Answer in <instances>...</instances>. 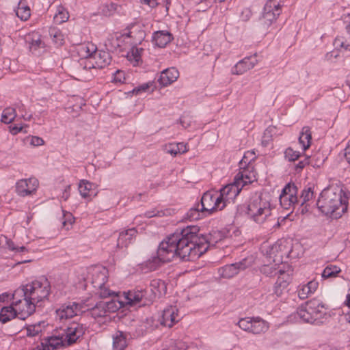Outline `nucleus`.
I'll return each mask as SVG.
<instances>
[{
	"label": "nucleus",
	"mask_w": 350,
	"mask_h": 350,
	"mask_svg": "<svg viewBox=\"0 0 350 350\" xmlns=\"http://www.w3.org/2000/svg\"><path fill=\"white\" fill-rule=\"evenodd\" d=\"M208 249L206 238L200 234L197 226H188L180 232L172 234L159 245L155 263L172 260L175 256L183 260H195Z\"/></svg>",
	"instance_id": "1"
},
{
	"label": "nucleus",
	"mask_w": 350,
	"mask_h": 350,
	"mask_svg": "<svg viewBox=\"0 0 350 350\" xmlns=\"http://www.w3.org/2000/svg\"><path fill=\"white\" fill-rule=\"evenodd\" d=\"M273 207L267 196H255L250 200L247 215L255 223L263 224L273 220Z\"/></svg>",
	"instance_id": "2"
},
{
	"label": "nucleus",
	"mask_w": 350,
	"mask_h": 350,
	"mask_svg": "<svg viewBox=\"0 0 350 350\" xmlns=\"http://www.w3.org/2000/svg\"><path fill=\"white\" fill-rule=\"evenodd\" d=\"M348 196L340 180H329V217L338 219L347 211Z\"/></svg>",
	"instance_id": "3"
},
{
	"label": "nucleus",
	"mask_w": 350,
	"mask_h": 350,
	"mask_svg": "<svg viewBox=\"0 0 350 350\" xmlns=\"http://www.w3.org/2000/svg\"><path fill=\"white\" fill-rule=\"evenodd\" d=\"M256 157L254 150H248L245 152L242 159L239 161V172L235 175L234 180L242 189L258 180V173L255 169Z\"/></svg>",
	"instance_id": "4"
},
{
	"label": "nucleus",
	"mask_w": 350,
	"mask_h": 350,
	"mask_svg": "<svg viewBox=\"0 0 350 350\" xmlns=\"http://www.w3.org/2000/svg\"><path fill=\"white\" fill-rule=\"evenodd\" d=\"M28 299L36 306L48 299L51 293V284L47 278L41 277L20 287Z\"/></svg>",
	"instance_id": "5"
},
{
	"label": "nucleus",
	"mask_w": 350,
	"mask_h": 350,
	"mask_svg": "<svg viewBox=\"0 0 350 350\" xmlns=\"http://www.w3.org/2000/svg\"><path fill=\"white\" fill-rule=\"evenodd\" d=\"M299 243L293 245L292 241L288 239H281L272 245L267 252V258L275 262V265H284V260L289 257H295L293 248L299 247Z\"/></svg>",
	"instance_id": "6"
},
{
	"label": "nucleus",
	"mask_w": 350,
	"mask_h": 350,
	"mask_svg": "<svg viewBox=\"0 0 350 350\" xmlns=\"http://www.w3.org/2000/svg\"><path fill=\"white\" fill-rule=\"evenodd\" d=\"M12 305L19 319L25 320L35 312L36 305L28 299L20 287L12 293Z\"/></svg>",
	"instance_id": "7"
},
{
	"label": "nucleus",
	"mask_w": 350,
	"mask_h": 350,
	"mask_svg": "<svg viewBox=\"0 0 350 350\" xmlns=\"http://www.w3.org/2000/svg\"><path fill=\"white\" fill-rule=\"evenodd\" d=\"M237 325L244 332L254 335L263 334L269 329V323L260 317L241 318Z\"/></svg>",
	"instance_id": "8"
},
{
	"label": "nucleus",
	"mask_w": 350,
	"mask_h": 350,
	"mask_svg": "<svg viewBox=\"0 0 350 350\" xmlns=\"http://www.w3.org/2000/svg\"><path fill=\"white\" fill-rule=\"evenodd\" d=\"M88 273L94 286L100 290V296L107 297L111 295L110 291L105 286L108 280L107 269L101 265L94 266L90 268Z\"/></svg>",
	"instance_id": "9"
},
{
	"label": "nucleus",
	"mask_w": 350,
	"mask_h": 350,
	"mask_svg": "<svg viewBox=\"0 0 350 350\" xmlns=\"http://www.w3.org/2000/svg\"><path fill=\"white\" fill-rule=\"evenodd\" d=\"M201 207L205 215H211L224 208V204L218 196L217 191L205 192L201 198Z\"/></svg>",
	"instance_id": "10"
},
{
	"label": "nucleus",
	"mask_w": 350,
	"mask_h": 350,
	"mask_svg": "<svg viewBox=\"0 0 350 350\" xmlns=\"http://www.w3.org/2000/svg\"><path fill=\"white\" fill-rule=\"evenodd\" d=\"M122 307V302H118V299H111L108 301H100L91 308L90 313L95 319H107L110 313L117 311Z\"/></svg>",
	"instance_id": "11"
},
{
	"label": "nucleus",
	"mask_w": 350,
	"mask_h": 350,
	"mask_svg": "<svg viewBox=\"0 0 350 350\" xmlns=\"http://www.w3.org/2000/svg\"><path fill=\"white\" fill-rule=\"evenodd\" d=\"M293 269L288 264L278 265V279L273 287L274 293L278 297L281 295L292 280Z\"/></svg>",
	"instance_id": "12"
},
{
	"label": "nucleus",
	"mask_w": 350,
	"mask_h": 350,
	"mask_svg": "<svg viewBox=\"0 0 350 350\" xmlns=\"http://www.w3.org/2000/svg\"><path fill=\"white\" fill-rule=\"evenodd\" d=\"M39 185V180L35 177L22 178L16 183L15 191L21 197L30 196L36 193Z\"/></svg>",
	"instance_id": "13"
},
{
	"label": "nucleus",
	"mask_w": 350,
	"mask_h": 350,
	"mask_svg": "<svg viewBox=\"0 0 350 350\" xmlns=\"http://www.w3.org/2000/svg\"><path fill=\"white\" fill-rule=\"evenodd\" d=\"M253 263L252 258H245L241 261L227 265L218 269L219 275L223 278H231L239 273L241 270H244L250 267Z\"/></svg>",
	"instance_id": "14"
},
{
	"label": "nucleus",
	"mask_w": 350,
	"mask_h": 350,
	"mask_svg": "<svg viewBox=\"0 0 350 350\" xmlns=\"http://www.w3.org/2000/svg\"><path fill=\"white\" fill-rule=\"evenodd\" d=\"M319 305L316 300H310L302 304L297 310L295 316L302 322L313 323L319 321L316 318L314 308Z\"/></svg>",
	"instance_id": "15"
},
{
	"label": "nucleus",
	"mask_w": 350,
	"mask_h": 350,
	"mask_svg": "<svg viewBox=\"0 0 350 350\" xmlns=\"http://www.w3.org/2000/svg\"><path fill=\"white\" fill-rule=\"evenodd\" d=\"M241 190V187L238 185L234 180L232 183L224 186L219 191H217L218 196L219 197L221 202L224 204V208L228 204L234 202V199L239 194Z\"/></svg>",
	"instance_id": "16"
},
{
	"label": "nucleus",
	"mask_w": 350,
	"mask_h": 350,
	"mask_svg": "<svg viewBox=\"0 0 350 350\" xmlns=\"http://www.w3.org/2000/svg\"><path fill=\"white\" fill-rule=\"evenodd\" d=\"M281 13V6L278 0H268L265 5L262 21L265 25H270L275 21Z\"/></svg>",
	"instance_id": "17"
},
{
	"label": "nucleus",
	"mask_w": 350,
	"mask_h": 350,
	"mask_svg": "<svg viewBox=\"0 0 350 350\" xmlns=\"http://www.w3.org/2000/svg\"><path fill=\"white\" fill-rule=\"evenodd\" d=\"M297 188L295 185H287L280 196V205L286 210L293 208L297 202Z\"/></svg>",
	"instance_id": "18"
},
{
	"label": "nucleus",
	"mask_w": 350,
	"mask_h": 350,
	"mask_svg": "<svg viewBox=\"0 0 350 350\" xmlns=\"http://www.w3.org/2000/svg\"><path fill=\"white\" fill-rule=\"evenodd\" d=\"M81 311V306L79 304H64L56 310V318L60 321H66L77 316Z\"/></svg>",
	"instance_id": "19"
},
{
	"label": "nucleus",
	"mask_w": 350,
	"mask_h": 350,
	"mask_svg": "<svg viewBox=\"0 0 350 350\" xmlns=\"http://www.w3.org/2000/svg\"><path fill=\"white\" fill-rule=\"evenodd\" d=\"M258 62L256 54L246 57L237 62L231 70L232 75H241L252 69Z\"/></svg>",
	"instance_id": "20"
},
{
	"label": "nucleus",
	"mask_w": 350,
	"mask_h": 350,
	"mask_svg": "<svg viewBox=\"0 0 350 350\" xmlns=\"http://www.w3.org/2000/svg\"><path fill=\"white\" fill-rule=\"evenodd\" d=\"M85 333L84 327L79 323H72L63 334L67 345L75 343Z\"/></svg>",
	"instance_id": "21"
},
{
	"label": "nucleus",
	"mask_w": 350,
	"mask_h": 350,
	"mask_svg": "<svg viewBox=\"0 0 350 350\" xmlns=\"http://www.w3.org/2000/svg\"><path fill=\"white\" fill-rule=\"evenodd\" d=\"M180 319L178 308L176 306H170L163 310L160 322L161 325L171 327L178 323Z\"/></svg>",
	"instance_id": "22"
},
{
	"label": "nucleus",
	"mask_w": 350,
	"mask_h": 350,
	"mask_svg": "<svg viewBox=\"0 0 350 350\" xmlns=\"http://www.w3.org/2000/svg\"><path fill=\"white\" fill-rule=\"evenodd\" d=\"M146 297V292L141 289H135L124 292L118 302H122V307L125 305L135 306L139 304Z\"/></svg>",
	"instance_id": "23"
},
{
	"label": "nucleus",
	"mask_w": 350,
	"mask_h": 350,
	"mask_svg": "<svg viewBox=\"0 0 350 350\" xmlns=\"http://www.w3.org/2000/svg\"><path fill=\"white\" fill-rule=\"evenodd\" d=\"M127 38L126 34L115 33L109 36L105 42L107 51L111 52L121 49L124 44V40Z\"/></svg>",
	"instance_id": "24"
},
{
	"label": "nucleus",
	"mask_w": 350,
	"mask_h": 350,
	"mask_svg": "<svg viewBox=\"0 0 350 350\" xmlns=\"http://www.w3.org/2000/svg\"><path fill=\"white\" fill-rule=\"evenodd\" d=\"M179 77L178 70L171 67L163 70L159 75L158 82L162 87H167L175 82Z\"/></svg>",
	"instance_id": "25"
},
{
	"label": "nucleus",
	"mask_w": 350,
	"mask_h": 350,
	"mask_svg": "<svg viewBox=\"0 0 350 350\" xmlns=\"http://www.w3.org/2000/svg\"><path fill=\"white\" fill-rule=\"evenodd\" d=\"M67 345L63 334L52 335L43 340L40 346H42L44 350H53Z\"/></svg>",
	"instance_id": "26"
},
{
	"label": "nucleus",
	"mask_w": 350,
	"mask_h": 350,
	"mask_svg": "<svg viewBox=\"0 0 350 350\" xmlns=\"http://www.w3.org/2000/svg\"><path fill=\"white\" fill-rule=\"evenodd\" d=\"M111 62V57L108 52L103 51H96L92 57V62L89 68H102L109 65Z\"/></svg>",
	"instance_id": "27"
},
{
	"label": "nucleus",
	"mask_w": 350,
	"mask_h": 350,
	"mask_svg": "<svg viewBox=\"0 0 350 350\" xmlns=\"http://www.w3.org/2000/svg\"><path fill=\"white\" fill-rule=\"evenodd\" d=\"M78 189L80 195L83 198H92L97 195L96 185L87 180H81L79 183Z\"/></svg>",
	"instance_id": "28"
},
{
	"label": "nucleus",
	"mask_w": 350,
	"mask_h": 350,
	"mask_svg": "<svg viewBox=\"0 0 350 350\" xmlns=\"http://www.w3.org/2000/svg\"><path fill=\"white\" fill-rule=\"evenodd\" d=\"M151 295L147 299L152 300L157 297L164 295L167 291L165 283L159 279L152 280L150 284Z\"/></svg>",
	"instance_id": "29"
},
{
	"label": "nucleus",
	"mask_w": 350,
	"mask_h": 350,
	"mask_svg": "<svg viewBox=\"0 0 350 350\" xmlns=\"http://www.w3.org/2000/svg\"><path fill=\"white\" fill-rule=\"evenodd\" d=\"M172 38V35L165 30L155 31L152 37L153 44L161 48L165 47Z\"/></svg>",
	"instance_id": "30"
},
{
	"label": "nucleus",
	"mask_w": 350,
	"mask_h": 350,
	"mask_svg": "<svg viewBox=\"0 0 350 350\" xmlns=\"http://www.w3.org/2000/svg\"><path fill=\"white\" fill-rule=\"evenodd\" d=\"M144 27V24L141 22L132 24L129 32L128 34H126L127 38H133L135 40V42L140 43L146 37V32Z\"/></svg>",
	"instance_id": "31"
},
{
	"label": "nucleus",
	"mask_w": 350,
	"mask_h": 350,
	"mask_svg": "<svg viewBox=\"0 0 350 350\" xmlns=\"http://www.w3.org/2000/svg\"><path fill=\"white\" fill-rule=\"evenodd\" d=\"M318 286L319 283L315 280H311L307 284H300L297 288L298 297L301 299L308 298L317 291Z\"/></svg>",
	"instance_id": "32"
},
{
	"label": "nucleus",
	"mask_w": 350,
	"mask_h": 350,
	"mask_svg": "<svg viewBox=\"0 0 350 350\" xmlns=\"http://www.w3.org/2000/svg\"><path fill=\"white\" fill-rule=\"evenodd\" d=\"M137 231L135 228L122 230L120 232L117 241V246L120 248L127 247L136 236Z\"/></svg>",
	"instance_id": "33"
},
{
	"label": "nucleus",
	"mask_w": 350,
	"mask_h": 350,
	"mask_svg": "<svg viewBox=\"0 0 350 350\" xmlns=\"http://www.w3.org/2000/svg\"><path fill=\"white\" fill-rule=\"evenodd\" d=\"M299 143L303 151L306 150L311 145L312 135L310 128L308 126H304L299 136Z\"/></svg>",
	"instance_id": "34"
},
{
	"label": "nucleus",
	"mask_w": 350,
	"mask_h": 350,
	"mask_svg": "<svg viewBox=\"0 0 350 350\" xmlns=\"http://www.w3.org/2000/svg\"><path fill=\"white\" fill-rule=\"evenodd\" d=\"M165 150L167 153L176 156L187 152L188 148L187 144L183 142L171 143L165 146Z\"/></svg>",
	"instance_id": "35"
},
{
	"label": "nucleus",
	"mask_w": 350,
	"mask_h": 350,
	"mask_svg": "<svg viewBox=\"0 0 350 350\" xmlns=\"http://www.w3.org/2000/svg\"><path fill=\"white\" fill-rule=\"evenodd\" d=\"M126 346L127 342L126 335L122 332H116L113 335V350H124Z\"/></svg>",
	"instance_id": "36"
},
{
	"label": "nucleus",
	"mask_w": 350,
	"mask_h": 350,
	"mask_svg": "<svg viewBox=\"0 0 350 350\" xmlns=\"http://www.w3.org/2000/svg\"><path fill=\"white\" fill-rule=\"evenodd\" d=\"M16 317H18V314L12 304L9 306L3 307L0 310V321L3 323H7Z\"/></svg>",
	"instance_id": "37"
},
{
	"label": "nucleus",
	"mask_w": 350,
	"mask_h": 350,
	"mask_svg": "<svg viewBox=\"0 0 350 350\" xmlns=\"http://www.w3.org/2000/svg\"><path fill=\"white\" fill-rule=\"evenodd\" d=\"M96 51V47L92 44L81 45L78 48L79 55L81 58L87 59L89 63L92 62V57Z\"/></svg>",
	"instance_id": "38"
},
{
	"label": "nucleus",
	"mask_w": 350,
	"mask_h": 350,
	"mask_svg": "<svg viewBox=\"0 0 350 350\" xmlns=\"http://www.w3.org/2000/svg\"><path fill=\"white\" fill-rule=\"evenodd\" d=\"M0 248H8L15 252H23L27 250L23 246L14 247V243L3 234H0Z\"/></svg>",
	"instance_id": "39"
},
{
	"label": "nucleus",
	"mask_w": 350,
	"mask_h": 350,
	"mask_svg": "<svg viewBox=\"0 0 350 350\" xmlns=\"http://www.w3.org/2000/svg\"><path fill=\"white\" fill-rule=\"evenodd\" d=\"M317 206L319 211L321 213L322 215H327L328 201L326 196V189H324L323 192L321 193V196L319 198L317 202Z\"/></svg>",
	"instance_id": "40"
},
{
	"label": "nucleus",
	"mask_w": 350,
	"mask_h": 350,
	"mask_svg": "<svg viewBox=\"0 0 350 350\" xmlns=\"http://www.w3.org/2000/svg\"><path fill=\"white\" fill-rule=\"evenodd\" d=\"M206 216L207 215H205V213L202 212V207L200 208L199 204L191 207L186 213V218L191 221L198 220Z\"/></svg>",
	"instance_id": "41"
},
{
	"label": "nucleus",
	"mask_w": 350,
	"mask_h": 350,
	"mask_svg": "<svg viewBox=\"0 0 350 350\" xmlns=\"http://www.w3.org/2000/svg\"><path fill=\"white\" fill-rule=\"evenodd\" d=\"M68 18V12L64 7L61 5L58 6L53 17L54 22L56 24H62L66 22Z\"/></svg>",
	"instance_id": "42"
},
{
	"label": "nucleus",
	"mask_w": 350,
	"mask_h": 350,
	"mask_svg": "<svg viewBox=\"0 0 350 350\" xmlns=\"http://www.w3.org/2000/svg\"><path fill=\"white\" fill-rule=\"evenodd\" d=\"M16 14L22 21H27L31 15L30 9L25 3L20 1L16 9Z\"/></svg>",
	"instance_id": "43"
},
{
	"label": "nucleus",
	"mask_w": 350,
	"mask_h": 350,
	"mask_svg": "<svg viewBox=\"0 0 350 350\" xmlns=\"http://www.w3.org/2000/svg\"><path fill=\"white\" fill-rule=\"evenodd\" d=\"M142 49L133 47L127 53L126 58L133 66H136L141 60Z\"/></svg>",
	"instance_id": "44"
},
{
	"label": "nucleus",
	"mask_w": 350,
	"mask_h": 350,
	"mask_svg": "<svg viewBox=\"0 0 350 350\" xmlns=\"http://www.w3.org/2000/svg\"><path fill=\"white\" fill-rule=\"evenodd\" d=\"M16 117V109L14 107H7L3 111L1 120L5 124H10L14 121Z\"/></svg>",
	"instance_id": "45"
},
{
	"label": "nucleus",
	"mask_w": 350,
	"mask_h": 350,
	"mask_svg": "<svg viewBox=\"0 0 350 350\" xmlns=\"http://www.w3.org/2000/svg\"><path fill=\"white\" fill-rule=\"evenodd\" d=\"M267 264L264 265L263 266L261 267L260 271L267 276L277 275L278 265H275V262H273V261H270L269 258H267Z\"/></svg>",
	"instance_id": "46"
},
{
	"label": "nucleus",
	"mask_w": 350,
	"mask_h": 350,
	"mask_svg": "<svg viewBox=\"0 0 350 350\" xmlns=\"http://www.w3.org/2000/svg\"><path fill=\"white\" fill-rule=\"evenodd\" d=\"M153 86V82L149 81L142 85H139L133 89L131 93L136 96H140L143 94L148 92Z\"/></svg>",
	"instance_id": "47"
},
{
	"label": "nucleus",
	"mask_w": 350,
	"mask_h": 350,
	"mask_svg": "<svg viewBox=\"0 0 350 350\" xmlns=\"http://www.w3.org/2000/svg\"><path fill=\"white\" fill-rule=\"evenodd\" d=\"M14 109H16V112L18 111L20 113V118L24 120L25 121H29L32 118V115L29 113L25 106L21 103H18L15 104Z\"/></svg>",
	"instance_id": "48"
},
{
	"label": "nucleus",
	"mask_w": 350,
	"mask_h": 350,
	"mask_svg": "<svg viewBox=\"0 0 350 350\" xmlns=\"http://www.w3.org/2000/svg\"><path fill=\"white\" fill-rule=\"evenodd\" d=\"M312 300H316L319 303V305L314 308V312L316 314V318L321 322V319L326 314L327 308L322 301L319 299L315 298Z\"/></svg>",
	"instance_id": "49"
},
{
	"label": "nucleus",
	"mask_w": 350,
	"mask_h": 350,
	"mask_svg": "<svg viewBox=\"0 0 350 350\" xmlns=\"http://www.w3.org/2000/svg\"><path fill=\"white\" fill-rule=\"evenodd\" d=\"M50 35L55 44L61 46L64 44V36L59 29H51L50 30Z\"/></svg>",
	"instance_id": "50"
},
{
	"label": "nucleus",
	"mask_w": 350,
	"mask_h": 350,
	"mask_svg": "<svg viewBox=\"0 0 350 350\" xmlns=\"http://www.w3.org/2000/svg\"><path fill=\"white\" fill-rule=\"evenodd\" d=\"M333 46L336 50L344 48L345 50L350 51V46L347 42V37H336L333 42Z\"/></svg>",
	"instance_id": "51"
},
{
	"label": "nucleus",
	"mask_w": 350,
	"mask_h": 350,
	"mask_svg": "<svg viewBox=\"0 0 350 350\" xmlns=\"http://www.w3.org/2000/svg\"><path fill=\"white\" fill-rule=\"evenodd\" d=\"M75 222V217L70 212H64L62 217V225L66 229L69 230L73 223Z\"/></svg>",
	"instance_id": "52"
},
{
	"label": "nucleus",
	"mask_w": 350,
	"mask_h": 350,
	"mask_svg": "<svg viewBox=\"0 0 350 350\" xmlns=\"http://www.w3.org/2000/svg\"><path fill=\"white\" fill-rule=\"evenodd\" d=\"M314 192L311 187L304 188L301 194V200L302 204H306L313 198Z\"/></svg>",
	"instance_id": "53"
},
{
	"label": "nucleus",
	"mask_w": 350,
	"mask_h": 350,
	"mask_svg": "<svg viewBox=\"0 0 350 350\" xmlns=\"http://www.w3.org/2000/svg\"><path fill=\"white\" fill-rule=\"evenodd\" d=\"M44 47V44L42 42V40L40 38L32 40L29 46L30 51L35 54L38 53L39 50L40 49H43Z\"/></svg>",
	"instance_id": "54"
},
{
	"label": "nucleus",
	"mask_w": 350,
	"mask_h": 350,
	"mask_svg": "<svg viewBox=\"0 0 350 350\" xmlns=\"http://www.w3.org/2000/svg\"><path fill=\"white\" fill-rule=\"evenodd\" d=\"M284 154H285V157L288 161H291L297 160L299 157V156H300L299 152L294 150L291 148H288L285 150Z\"/></svg>",
	"instance_id": "55"
},
{
	"label": "nucleus",
	"mask_w": 350,
	"mask_h": 350,
	"mask_svg": "<svg viewBox=\"0 0 350 350\" xmlns=\"http://www.w3.org/2000/svg\"><path fill=\"white\" fill-rule=\"evenodd\" d=\"M187 345L182 340H175L172 342L168 350H186Z\"/></svg>",
	"instance_id": "56"
},
{
	"label": "nucleus",
	"mask_w": 350,
	"mask_h": 350,
	"mask_svg": "<svg viewBox=\"0 0 350 350\" xmlns=\"http://www.w3.org/2000/svg\"><path fill=\"white\" fill-rule=\"evenodd\" d=\"M25 127H27L26 124H16L9 126V131L12 135H16L21 132L26 133L25 131H23Z\"/></svg>",
	"instance_id": "57"
},
{
	"label": "nucleus",
	"mask_w": 350,
	"mask_h": 350,
	"mask_svg": "<svg viewBox=\"0 0 350 350\" xmlns=\"http://www.w3.org/2000/svg\"><path fill=\"white\" fill-rule=\"evenodd\" d=\"M113 81L116 83H126V76L123 70H118L113 74Z\"/></svg>",
	"instance_id": "58"
},
{
	"label": "nucleus",
	"mask_w": 350,
	"mask_h": 350,
	"mask_svg": "<svg viewBox=\"0 0 350 350\" xmlns=\"http://www.w3.org/2000/svg\"><path fill=\"white\" fill-rule=\"evenodd\" d=\"M41 332L39 325H30L27 327V335L28 336H35Z\"/></svg>",
	"instance_id": "59"
},
{
	"label": "nucleus",
	"mask_w": 350,
	"mask_h": 350,
	"mask_svg": "<svg viewBox=\"0 0 350 350\" xmlns=\"http://www.w3.org/2000/svg\"><path fill=\"white\" fill-rule=\"evenodd\" d=\"M274 129L273 127H269L267 129L264 133L263 139L262 141V144L263 146H267L269 144V142L271 140L270 133Z\"/></svg>",
	"instance_id": "60"
},
{
	"label": "nucleus",
	"mask_w": 350,
	"mask_h": 350,
	"mask_svg": "<svg viewBox=\"0 0 350 350\" xmlns=\"http://www.w3.org/2000/svg\"><path fill=\"white\" fill-rule=\"evenodd\" d=\"M340 271L341 269L340 267L329 265V278L336 277Z\"/></svg>",
	"instance_id": "61"
},
{
	"label": "nucleus",
	"mask_w": 350,
	"mask_h": 350,
	"mask_svg": "<svg viewBox=\"0 0 350 350\" xmlns=\"http://www.w3.org/2000/svg\"><path fill=\"white\" fill-rule=\"evenodd\" d=\"M31 144L33 146H42L44 144V140L38 136H33L31 139Z\"/></svg>",
	"instance_id": "62"
},
{
	"label": "nucleus",
	"mask_w": 350,
	"mask_h": 350,
	"mask_svg": "<svg viewBox=\"0 0 350 350\" xmlns=\"http://www.w3.org/2000/svg\"><path fill=\"white\" fill-rule=\"evenodd\" d=\"M143 5H148L150 8H155L158 5L157 0H140Z\"/></svg>",
	"instance_id": "63"
},
{
	"label": "nucleus",
	"mask_w": 350,
	"mask_h": 350,
	"mask_svg": "<svg viewBox=\"0 0 350 350\" xmlns=\"http://www.w3.org/2000/svg\"><path fill=\"white\" fill-rule=\"evenodd\" d=\"M344 155L347 162L350 164V140L345 148V152Z\"/></svg>",
	"instance_id": "64"
}]
</instances>
